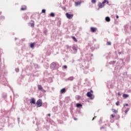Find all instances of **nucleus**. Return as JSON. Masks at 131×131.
Instances as JSON below:
<instances>
[{
  "label": "nucleus",
  "mask_w": 131,
  "mask_h": 131,
  "mask_svg": "<svg viewBox=\"0 0 131 131\" xmlns=\"http://www.w3.org/2000/svg\"><path fill=\"white\" fill-rule=\"evenodd\" d=\"M36 104L37 105V107H41L42 105V101L41 99H39L36 102Z\"/></svg>",
  "instance_id": "1"
},
{
  "label": "nucleus",
  "mask_w": 131,
  "mask_h": 131,
  "mask_svg": "<svg viewBox=\"0 0 131 131\" xmlns=\"http://www.w3.org/2000/svg\"><path fill=\"white\" fill-rule=\"evenodd\" d=\"M66 16L68 19H72V18H73V14H70L68 13L66 14Z\"/></svg>",
  "instance_id": "2"
},
{
  "label": "nucleus",
  "mask_w": 131,
  "mask_h": 131,
  "mask_svg": "<svg viewBox=\"0 0 131 131\" xmlns=\"http://www.w3.org/2000/svg\"><path fill=\"white\" fill-rule=\"evenodd\" d=\"M86 95H87V97H89V98H90L91 100H93V99L95 98L94 96L93 97V94H92L91 92H88Z\"/></svg>",
  "instance_id": "3"
},
{
  "label": "nucleus",
  "mask_w": 131,
  "mask_h": 131,
  "mask_svg": "<svg viewBox=\"0 0 131 131\" xmlns=\"http://www.w3.org/2000/svg\"><path fill=\"white\" fill-rule=\"evenodd\" d=\"M104 6L105 5L104 4H103L101 3H98V7H99V8H100L101 9H102V8H104Z\"/></svg>",
  "instance_id": "4"
},
{
  "label": "nucleus",
  "mask_w": 131,
  "mask_h": 131,
  "mask_svg": "<svg viewBox=\"0 0 131 131\" xmlns=\"http://www.w3.org/2000/svg\"><path fill=\"white\" fill-rule=\"evenodd\" d=\"M81 4V1H79L75 3V5L76 7H77L78 6H80V4Z\"/></svg>",
  "instance_id": "5"
},
{
  "label": "nucleus",
  "mask_w": 131,
  "mask_h": 131,
  "mask_svg": "<svg viewBox=\"0 0 131 131\" xmlns=\"http://www.w3.org/2000/svg\"><path fill=\"white\" fill-rule=\"evenodd\" d=\"M51 68H52V69H54V68H56V63H55V62H53L51 64Z\"/></svg>",
  "instance_id": "6"
},
{
  "label": "nucleus",
  "mask_w": 131,
  "mask_h": 131,
  "mask_svg": "<svg viewBox=\"0 0 131 131\" xmlns=\"http://www.w3.org/2000/svg\"><path fill=\"white\" fill-rule=\"evenodd\" d=\"M91 31L92 32H96V31H97V28H94V27H91Z\"/></svg>",
  "instance_id": "7"
},
{
  "label": "nucleus",
  "mask_w": 131,
  "mask_h": 131,
  "mask_svg": "<svg viewBox=\"0 0 131 131\" xmlns=\"http://www.w3.org/2000/svg\"><path fill=\"white\" fill-rule=\"evenodd\" d=\"M30 103L32 104H35V99L34 98H32Z\"/></svg>",
  "instance_id": "8"
},
{
  "label": "nucleus",
  "mask_w": 131,
  "mask_h": 131,
  "mask_svg": "<svg viewBox=\"0 0 131 131\" xmlns=\"http://www.w3.org/2000/svg\"><path fill=\"white\" fill-rule=\"evenodd\" d=\"M26 9H27L26 6H23L21 7V11H25V10H26Z\"/></svg>",
  "instance_id": "9"
},
{
  "label": "nucleus",
  "mask_w": 131,
  "mask_h": 131,
  "mask_svg": "<svg viewBox=\"0 0 131 131\" xmlns=\"http://www.w3.org/2000/svg\"><path fill=\"white\" fill-rule=\"evenodd\" d=\"M66 92V90H65V88H63L60 90V93L64 94Z\"/></svg>",
  "instance_id": "10"
},
{
  "label": "nucleus",
  "mask_w": 131,
  "mask_h": 131,
  "mask_svg": "<svg viewBox=\"0 0 131 131\" xmlns=\"http://www.w3.org/2000/svg\"><path fill=\"white\" fill-rule=\"evenodd\" d=\"M105 21H106L107 22H110V17H105Z\"/></svg>",
  "instance_id": "11"
},
{
  "label": "nucleus",
  "mask_w": 131,
  "mask_h": 131,
  "mask_svg": "<svg viewBox=\"0 0 131 131\" xmlns=\"http://www.w3.org/2000/svg\"><path fill=\"white\" fill-rule=\"evenodd\" d=\"M68 79V80H71V81H72V80H73V79H74V77H70Z\"/></svg>",
  "instance_id": "12"
},
{
  "label": "nucleus",
  "mask_w": 131,
  "mask_h": 131,
  "mask_svg": "<svg viewBox=\"0 0 131 131\" xmlns=\"http://www.w3.org/2000/svg\"><path fill=\"white\" fill-rule=\"evenodd\" d=\"M123 98H128V95L124 94L123 95Z\"/></svg>",
  "instance_id": "13"
},
{
  "label": "nucleus",
  "mask_w": 131,
  "mask_h": 131,
  "mask_svg": "<svg viewBox=\"0 0 131 131\" xmlns=\"http://www.w3.org/2000/svg\"><path fill=\"white\" fill-rule=\"evenodd\" d=\"M38 90H39L40 91H41V90H42V87L41 86V85H38Z\"/></svg>",
  "instance_id": "14"
},
{
  "label": "nucleus",
  "mask_w": 131,
  "mask_h": 131,
  "mask_svg": "<svg viewBox=\"0 0 131 131\" xmlns=\"http://www.w3.org/2000/svg\"><path fill=\"white\" fill-rule=\"evenodd\" d=\"M82 106V105L81 104H80V103H77V104H76V106L77 107H81Z\"/></svg>",
  "instance_id": "15"
},
{
  "label": "nucleus",
  "mask_w": 131,
  "mask_h": 131,
  "mask_svg": "<svg viewBox=\"0 0 131 131\" xmlns=\"http://www.w3.org/2000/svg\"><path fill=\"white\" fill-rule=\"evenodd\" d=\"M128 111H129V108H127L125 111V114H127V112H128Z\"/></svg>",
  "instance_id": "16"
},
{
  "label": "nucleus",
  "mask_w": 131,
  "mask_h": 131,
  "mask_svg": "<svg viewBox=\"0 0 131 131\" xmlns=\"http://www.w3.org/2000/svg\"><path fill=\"white\" fill-rule=\"evenodd\" d=\"M50 16L51 17H55V14L54 13H51Z\"/></svg>",
  "instance_id": "17"
},
{
  "label": "nucleus",
  "mask_w": 131,
  "mask_h": 131,
  "mask_svg": "<svg viewBox=\"0 0 131 131\" xmlns=\"http://www.w3.org/2000/svg\"><path fill=\"white\" fill-rule=\"evenodd\" d=\"M72 38H73V40H74V41H76V42L77 41V39H76L75 37L73 36Z\"/></svg>",
  "instance_id": "18"
},
{
  "label": "nucleus",
  "mask_w": 131,
  "mask_h": 131,
  "mask_svg": "<svg viewBox=\"0 0 131 131\" xmlns=\"http://www.w3.org/2000/svg\"><path fill=\"white\" fill-rule=\"evenodd\" d=\"M73 50H74V51H77V49H76V47L75 46H73Z\"/></svg>",
  "instance_id": "19"
},
{
  "label": "nucleus",
  "mask_w": 131,
  "mask_h": 131,
  "mask_svg": "<svg viewBox=\"0 0 131 131\" xmlns=\"http://www.w3.org/2000/svg\"><path fill=\"white\" fill-rule=\"evenodd\" d=\"M96 2H97L96 1V0H92V1H91V3H92V4H96Z\"/></svg>",
  "instance_id": "20"
},
{
  "label": "nucleus",
  "mask_w": 131,
  "mask_h": 131,
  "mask_svg": "<svg viewBox=\"0 0 131 131\" xmlns=\"http://www.w3.org/2000/svg\"><path fill=\"white\" fill-rule=\"evenodd\" d=\"M112 111L114 112V113H117V111L115 109H113Z\"/></svg>",
  "instance_id": "21"
},
{
  "label": "nucleus",
  "mask_w": 131,
  "mask_h": 131,
  "mask_svg": "<svg viewBox=\"0 0 131 131\" xmlns=\"http://www.w3.org/2000/svg\"><path fill=\"white\" fill-rule=\"evenodd\" d=\"M34 43H31L30 47L31 48H34Z\"/></svg>",
  "instance_id": "22"
},
{
  "label": "nucleus",
  "mask_w": 131,
  "mask_h": 131,
  "mask_svg": "<svg viewBox=\"0 0 131 131\" xmlns=\"http://www.w3.org/2000/svg\"><path fill=\"white\" fill-rule=\"evenodd\" d=\"M106 45L107 46H111V42H107Z\"/></svg>",
  "instance_id": "23"
},
{
  "label": "nucleus",
  "mask_w": 131,
  "mask_h": 131,
  "mask_svg": "<svg viewBox=\"0 0 131 131\" xmlns=\"http://www.w3.org/2000/svg\"><path fill=\"white\" fill-rule=\"evenodd\" d=\"M106 2H107V0H104V2L102 3V5H104V4L106 3Z\"/></svg>",
  "instance_id": "24"
},
{
  "label": "nucleus",
  "mask_w": 131,
  "mask_h": 131,
  "mask_svg": "<svg viewBox=\"0 0 131 131\" xmlns=\"http://www.w3.org/2000/svg\"><path fill=\"white\" fill-rule=\"evenodd\" d=\"M116 105H117V106H118V105H119V101H117V102L116 103Z\"/></svg>",
  "instance_id": "25"
},
{
  "label": "nucleus",
  "mask_w": 131,
  "mask_h": 131,
  "mask_svg": "<svg viewBox=\"0 0 131 131\" xmlns=\"http://www.w3.org/2000/svg\"><path fill=\"white\" fill-rule=\"evenodd\" d=\"M15 71H16V72H19V69H18V68L15 69Z\"/></svg>",
  "instance_id": "26"
},
{
  "label": "nucleus",
  "mask_w": 131,
  "mask_h": 131,
  "mask_svg": "<svg viewBox=\"0 0 131 131\" xmlns=\"http://www.w3.org/2000/svg\"><path fill=\"white\" fill-rule=\"evenodd\" d=\"M42 13H46V10L45 9L42 10Z\"/></svg>",
  "instance_id": "27"
},
{
  "label": "nucleus",
  "mask_w": 131,
  "mask_h": 131,
  "mask_svg": "<svg viewBox=\"0 0 131 131\" xmlns=\"http://www.w3.org/2000/svg\"><path fill=\"white\" fill-rule=\"evenodd\" d=\"M31 27H33L34 26V24H31Z\"/></svg>",
  "instance_id": "28"
},
{
  "label": "nucleus",
  "mask_w": 131,
  "mask_h": 131,
  "mask_svg": "<svg viewBox=\"0 0 131 131\" xmlns=\"http://www.w3.org/2000/svg\"><path fill=\"white\" fill-rule=\"evenodd\" d=\"M63 68H64V69H66V68H67V66H63Z\"/></svg>",
  "instance_id": "29"
},
{
  "label": "nucleus",
  "mask_w": 131,
  "mask_h": 131,
  "mask_svg": "<svg viewBox=\"0 0 131 131\" xmlns=\"http://www.w3.org/2000/svg\"><path fill=\"white\" fill-rule=\"evenodd\" d=\"M106 4H107V5L109 4V1H106Z\"/></svg>",
  "instance_id": "30"
},
{
  "label": "nucleus",
  "mask_w": 131,
  "mask_h": 131,
  "mask_svg": "<svg viewBox=\"0 0 131 131\" xmlns=\"http://www.w3.org/2000/svg\"><path fill=\"white\" fill-rule=\"evenodd\" d=\"M111 116H112V117L113 118H114V117H115L114 115H112Z\"/></svg>",
  "instance_id": "31"
},
{
  "label": "nucleus",
  "mask_w": 131,
  "mask_h": 131,
  "mask_svg": "<svg viewBox=\"0 0 131 131\" xmlns=\"http://www.w3.org/2000/svg\"><path fill=\"white\" fill-rule=\"evenodd\" d=\"M118 18H119V16H118V15H117V16H116V18H117V19H118Z\"/></svg>",
  "instance_id": "32"
},
{
  "label": "nucleus",
  "mask_w": 131,
  "mask_h": 131,
  "mask_svg": "<svg viewBox=\"0 0 131 131\" xmlns=\"http://www.w3.org/2000/svg\"><path fill=\"white\" fill-rule=\"evenodd\" d=\"M125 106H128V104L126 103V104H125Z\"/></svg>",
  "instance_id": "33"
},
{
  "label": "nucleus",
  "mask_w": 131,
  "mask_h": 131,
  "mask_svg": "<svg viewBox=\"0 0 131 131\" xmlns=\"http://www.w3.org/2000/svg\"><path fill=\"white\" fill-rule=\"evenodd\" d=\"M48 116H51V114H49L48 115Z\"/></svg>",
  "instance_id": "34"
},
{
  "label": "nucleus",
  "mask_w": 131,
  "mask_h": 131,
  "mask_svg": "<svg viewBox=\"0 0 131 131\" xmlns=\"http://www.w3.org/2000/svg\"><path fill=\"white\" fill-rule=\"evenodd\" d=\"M118 95H119V96H120V93H118Z\"/></svg>",
  "instance_id": "35"
},
{
  "label": "nucleus",
  "mask_w": 131,
  "mask_h": 131,
  "mask_svg": "<svg viewBox=\"0 0 131 131\" xmlns=\"http://www.w3.org/2000/svg\"><path fill=\"white\" fill-rule=\"evenodd\" d=\"M67 47L68 49L69 48V46H67Z\"/></svg>",
  "instance_id": "36"
},
{
  "label": "nucleus",
  "mask_w": 131,
  "mask_h": 131,
  "mask_svg": "<svg viewBox=\"0 0 131 131\" xmlns=\"http://www.w3.org/2000/svg\"><path fill=\"white\" fill-rule=\"evenodd\" d=\"M91 93H93V90H91Z\"/></svg>",
  "instance_id": "37"
},
{
  "label": "nucleus",
  "mask_w": 131,
  "mask_h": 131,
  "mask_svg": "<svg viewBox=\"0 0 131 131\" xmlns=\"http://www.w3.org/2000/svg\"><path fill=\"white\" fill-rule=\"evenodd\" d=\"M94 119H95V118H93V119H92V120H94Z\"/></svg>",
  "instance_id": "38"
},
{
  "label": "nucleus",
  "mask_w": 131,
  "mask_h": 131,
  "mask_svg": "<svg viewBox=\"0 0 131 131\" xmlns=\"http://www.w3.org/2000/svg\"><path fill=\"white\" fill-rule=\"evenodd\" d=\"M113 63H115V61H113Z\"/></svg>",
  "instance_id": "39"
},
{
  "label": "nucleus",
  "mask_w": 131,
  "mask_h": 131,
  "mask_svg": "<svg viewBox=\"0 0 131 131\" xmlns=\"http://www.w3.org/2000/svg\"><path fill=\"white\" fill-rule=\"evenodd\" d=\"M74 119H75V120H76V119L75 118Z\"/></svg>",
  "instance_id": "40"
}]
</instances>
